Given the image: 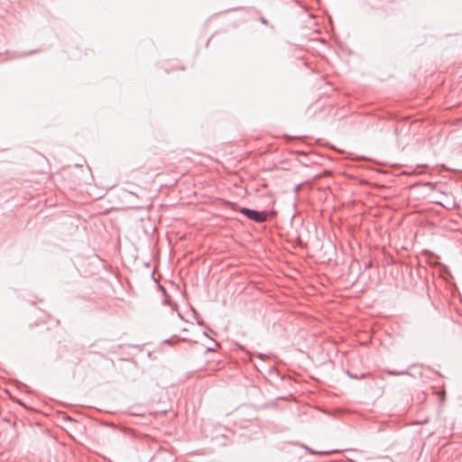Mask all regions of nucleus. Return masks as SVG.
Masks as SVG:
<instances>
[{
  "label": "nucleus",
  "mask_w": 462,
  "mask_h": 462,
  "mask_svg": "<svg viewBox=\"0 0 462 462\" xmlns=\"http://www.w3.org/2000/svg\"><path fill=\"white\" fill-rule=\"evenodd\" d=\"M310 453H312V454H327V453H328V451H319V452L313 451V450H310Z\"/></svg>",
  "instance_id": "nucleus-2"
},
{
  "label": "nucleus",
  "mask_w": 462,
  "mask_h": 462,
  "mask_svg": "<svg viewBox=\"0 0 462 462\" xmlns=\"http://www.w3.org/2000/svg\"><path fill=\"white\" fill-rule=\"evenodd\" d=\"M241 212L250 219H253L256 222H263L267 218V214L265 212H259L248 208H242Z\"/></svg>",
  "instance_id": "nucleus-1"
}]
</instances>
